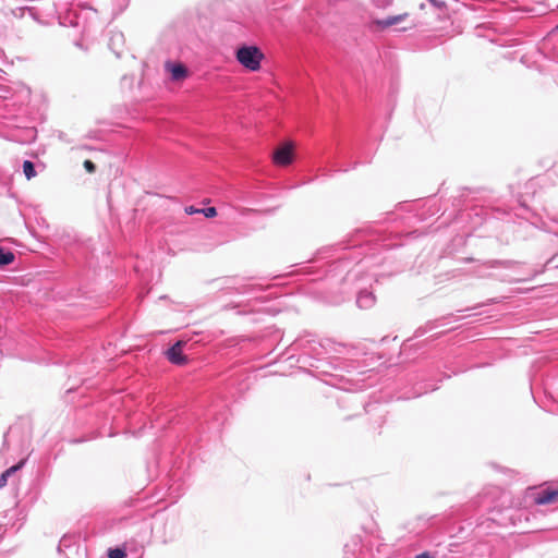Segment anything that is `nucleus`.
Returning <instances> with one entry per match:
<instances>
[{"mask_svg":"<svg viewBox=\"0 0 558 558\" xmlns=\"http://www.w3.org/2000/svg\"><path fill=\"white\" fill-rule=\"evenodd\" d=\"M294 159V145L292 142H287L280 145L272 153V161L275 165L286 167L292 163Z\"/></svg>","mask_w":558,"mask_h":558,"instance_id":"2","label":"nucleus"},{"mask_svg":"<svg viewBox=\"0 0 558 558\" xmlns=\"http://www.w3.org/2000/svg\"><path fill=\"white\" fill-rule=\"evenodd\" d=\"M407 17H408V13H403V14H399V15L388 16L385 20H377V21H375V24L377 25V27L379 29H385L390 26L400 24L401 22L405 21Z\"/></svg>","mask_w":558,"mask_h":558,"instance_id":"5","label":"nucleus"},{"mask_svg":"<svg viewBox=\"0 0 558 558\" xmlns=\"http://www.w3.org/2000/svg\"><path fill=\"white\" fill-rule=\"evenodd\" d=\"M415 558H432V557L428 554L423 553V554L417 555Z\"/></svg>","mask_w":558,"mask_h":558,"instance_id":"15","label":"nucleus"},{"mask_svg":"<svg viewBox=\"0 0 558 558\" xmlns=\"http://www.w3.org/2000/svg\"><path fill=\"white\" fill-rule=\"evenodd\" d=\"M83 166L88 173H94L96 171V165L89 159H86Z\"/></svg>","mask_w":558,"mask_h":558,"instance_id":"11","label":"nucleus"},{"mask_svg":"<svg viewBox=\"0 0 558 558\" xmlns=\"http://www.w3.org/2000/svg\"><path fill=\"white\" fill-rule=\"evenodd\" d=\"M185 211L189 215H192V214H195V213H201V209H195L193 206H191V207L186 208Z\"/></svg>","mask_w":558,"mask_h":558,"instance_id":"14","label":"nucleus"},{"mask_svg":"<svg viewBox=\"0 0 558 558\" xmlns=\"http://www.w3.org/2000/svg\"><path fill=\"white\" fill-rule=\"evenodd\" d=\"M24 464V461H21L19 462L17 464L9 468L8 470H5L1 475H0V488L4 487L7 485V482H8V477L10 475H12L13 473H15L17 470H20L22 468V465Z\"/></svg>","mask_w":558,"mask_h":558,"instance_id":"7","label":"nucleus"},{"mask_svg":"<svg viewBox=\"0 0 558 558\" xmlns=\"http://www.w3.org/2000/svg\"><path fill=\"white\" fill-rule=\"evenodd\" d=\"M412 27H414V24H410L408 26L400 27L399 29L400 31H407V29L412 28Z\"/></svg>","mask_w":558,"mask_h":558,"instance_id":"16","label":"nucleus"},{"mask_svg":"<svg viewBox=\"0 0 558 558\" xmlns=\"http://www.w3.org/2000/svg\"><path fill=\"white\" fill-rule=\"evenodd\" d=\"M183 341L175 342L168 351H167V357L168 360L177 365H183L186 363V356L183 355Z\"/></svg>","mask_w":558,"mask_h":558,"instance_id":"3","label":"nucleus"},{"mask_svg":"<svg viewBox=\"0 0 558 558\" xmlns=\"http://www.w3.org/2000/svg\"><path fill=\"white\" fill-rule=\"evenodd\" d=\"M235 58L245 69L255 72L260 69L264 53L256 46H243L236 50Z\"/></svg>","mask_w":558,"mask_h":558,"instance_id":"1","label":"nucleus"},{"mask_svg":"<svg viewBox=\"0 0 558 558\" xmlns=\"http://www.w3.org/2000/svg\"><path fill=\"white\" fill-rule=\"evenodd\" d=\"M201 213H203L205 215V217H207V218H213L217 215V210L215 207H207V208L201 209Z\"/></svg>","mask_w":558,"mask_h":558,"instance_id":"12","label":"nucleus"},{"mask_svg":"<svg viewBox=\"0 0 558 558\" xmlns=\"http://www.w3.org/2000/svg\"><path fill=\"white\" fill-rule=\"evenodd\" d=\"M23 172L27 180L33 179L36 175L34 163L29 160H25L23 163Z\"/></svg>","mask_w":558,"mask_h":558,"instance_id":"9","label":"nucleus"},{"mask_svg":"<svg viewBox=\"0 0 558 558\" xmlns=\"http://www.w3.org/2000/svg\"><path fill=\"white\" fill-rule=\"evenodd\" d=\"M125 557H126V553L124 549H121V548L109 549L108 558H125Z\"/></svg>","mask_w":558,"mask_h":558,"instance_id":"10","label":"nucleus"},{"mask_svg":"<svg viewBox=\"0 0 558 558\" xmlns=\"http://www.w3.org/2000/svg\"><path fill=\"white\" fill-rule=\"evenodd\" d=\"M434 7L438 8V9H444L446 8V2L442 1V0H428Z\"/></svg>","mask_w":558,"mask_h":558,"instance_id":"13","label":"nucleus"},{"mask_svg":"<svg viewBox=\"0 0 558 558\" xmlns=\"http://www.w3.org/2000/svg\"><path fill=\"white\" fill-rule=\"evenodd\" d=\"M168 69L171 73L172 80H174V81H181V80L185 78L187 75L186 68L181 63L169 65Z\"/></svg>","mask_w":558,"mask_h":558,"instance_id":"6","label":"nucleus"},{"mask_svg":"<svg viewBox=\"0 0 558 558\" xmlns=\"http://www.w3.org/2000/svg\"><path fill=\"white\" fill-rule=\"evenodd\" d=\"M558 501V489H545L539 492L535 497V504L548 505Z\"/></svg>","mask_w":558,"mask_h":558,"instance_id":"4","label":"nucleus"},{"mask_svg":"<svg viewBox=\"0 0 558 558\" xmlns=\"http://www.w3.org/2000/svg\"><path fill=\"white\" fill-rule=\"evenodd\" d=\"M15 259V256L10 251H4L0 247V267L7 266L11 263H13Z\"/></svg>","mask_w":558,"mask_h":558,"instance_id":"8","label":"nucleus"}]
</instances>
